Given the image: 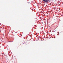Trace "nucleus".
Instances as JSON below:
<instances>
[{
	"label": "nucleus",
	"mask_w": 63,
	"mask_h": 63,
	"mask_svg": "<svg viewBox=\"0 0 63 63\" xmlns=\"http://www.w3.org/2000/svg\"><path fill=\"white\" fill-rule=\"evenodd\" d=\"M44 2H47L48 1V0H43Z\"/></svg>",
	"instance_id": "nucleus-1"
}]
</instances>
